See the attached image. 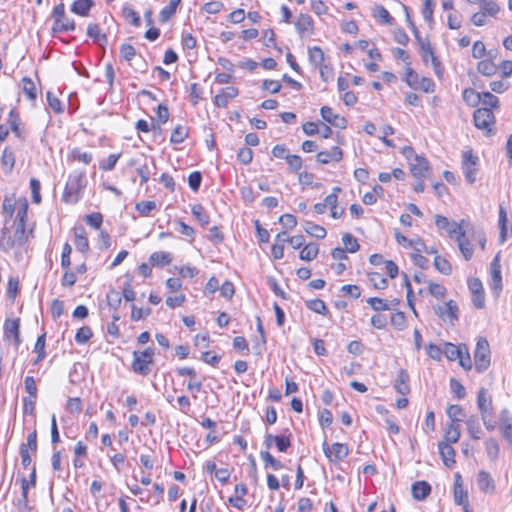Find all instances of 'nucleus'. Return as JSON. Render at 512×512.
<instances>
[{"label":"nucleus","mask_w":512,"mask_h":512,"mask_svg":"<svg viewBox=\"0 0 512 512\" xmlns=\"http://www.w3.org/2000/svg\"><path fill=\"white\" fill-rule=\"evenodd\" d=\"M434 7V0H424L423 8H422V16L425 21H427L429 24L433 21V9Z\"/></svg>","instance_id":"nucleus-57"},{"label":"nucleus","mask_w":512,"mask_h":512,"mask_svg":"<svg viewBox=\"0 0 512 512\" xmlns=\"http://www.w3.org/2000/svg\"><path fill=\"white\" fill-rule=\"evenodd\" d=\"M446 414L450 419V424H460L465 417L463 408L460 405H449L446 409Z\"/></svg>","instance_id":"nucleus-24"},{"label":"nucleus","mask_w":512,"mask_h":512,"mask_svg":"<svg viewBox=\"0 0 512 512\" xmlns=\"http://www.w3.org/2000/svg\"><path fill=\"white\" fill-rule=\"evenodd\" d=\"M238 95V89L229 86L222 90L221 93L217 94L214 98V103L218 107H226L229 99H233Z\"/></svg>","instance_id":"nucleus-16"},{"label":"nucleus","mask_w":512,"mask_h":512,"mask_svg":"<svg viewBox=\"0 0 512 512\" xmlns=\"http://www.w3.org/2000/svg\"><path fill=\"white\" fill-rule=\"evenodd\" d=\"M480 7L488 16L496 17L500 12V6L494 0H480Z\"/></svg>","instance_id":"nucleus-40"},{"label":"nucleus","mask_w":512,"mask_h":512,"mask_svg":"<svg viewBox=\"0 0 512 512\" xmlns=\"http://www.w3.org/2000/svg\"><path fill=\"white\" fill-rule=\"evenodd\" d=\"M22 89L28 99L33 101L37 98L36 85L30 78L24 77L22 79Z\"/></svg>","instance_id":"nucleus-42"},{"label":"nucleus","mask_w":512,"mask_h":512,"mask_svg":"<svg viewBox=\"0 0 512 512\" xmlns=\"http://www.w3.org/2000/svg\"><path fill=\"white\" fill-rule=\"evenodd\" d=\"M106 299H107L108 305L113 309H117L122 302V296H121L120 292H118L116 290H110L107 293Z\"/></svg>","instance_id":"nucleus-55"},{"label":"nucleus","mask_w":512,"mask_h":512,"mask_svg":"<svg viewBox=\"0 0 512 512\" xmlns=\"http://www.w3.org/2000/svg\"><path fill=\"white\" fill-rule=\"evenodd\" d=\"M306 306L309 310L321 315H326L328 313V308L325 302L320 299L308 300L306 301Z\"/></svg>","instance_id":"nucleus-43"},{"label":"nucleus","mask_w":512,"mask_h":512,"mask_svg":"<svg viewBox=\"0 0 512 512\" xmlns=\"http://www.w3.org/2000/svg\"><path fill=\"white\" fill-rule=\"evenodd\" d=\"M477 70L484 76H492L497 72V66L491 59H487L478 63Z\"/></svg>","instance_id":"nucleus-38"},{"label":"nucleus","mask_w":512,"mask_h":512,"mask_svg":"<svg viewBox=\"0 0 512 512\" xmlns=\"http://www.w3.org/2000/svg\"><path fill=\"white\" fill-rule=\"evenodd\" d=\"M260 456L264 463L271 466L274 470H279L283 467L282 463L276 460L268 451H262Z\"/></svg>","instance_id":"nucleus-56"},{"label":"nucleus","mask_w":512,"mask_h":512,"mask_svg":"<svg viewBox=\"0 0 512 512\" xmlns=\"http://www.w3.org/2000/svg\"><path fill=\"white\" fill-rule=\"evenodd\" d=\"M303 228L304 231L312 237L323 239L326 236V230L322 226L312 222H305Z\"/></svg>","instance_id":"nucleus-37"},{"label":"nucleus","mask_w":512,"mask_h":512,"mask_svg":"<svg viewBox=\"0 0 512 512\" xmlns=\"http://www.w3.org/2000/svg\"><path fill=\"white\" fill-rule=\"evenodd\" d=\"M171 254L168 252H154L150 255L149 261L156 266L164 267L171 262Z\"/></svg>","instance_id":"nucleus-31"},{"label":"nucleus","mask_w":512,"mask_h":512,"mask_svg":"<svg viewBox=\"0 0 512 512\" xmlns=\"http://www.w3.org/2000/svg\"><path fill=\"white\" fill-rule=\"evenodd\" d=\"M410 171L416 179L426 178L430 173L428 162H415L411 165Z\"/></svg>","instance_id":"nucleus-28"},{"label":"nucleus","mask_w":512,"mask_h":512,"mask_svg":"<svg viewBox=\"0 0 512 512\" xmlns=\"http://www.w3.org/2000/svg\"><path fill=\"white\" fill-rule=\"evenodd\" d=\"M272 154L275 158L284 159V160H301L298 155H291L284 145H276Z\"/></svg>","instance_id":"nucleus-45"},{"label":"nucleus","mask_w":512,"mask_h":512,"mask_svg":"<svg viewBox=\"0 0 512 512\" xmlns=\"http://www.w3.org/2000/svg\"><path fill=\"white\" fill-rule=\"evenodd\" d=\"M373 17L383 24H392L393 22V17L390 15L389 11L381 5H376L373 8Z\"/></svg>","instance_id":"nucleus-34"},{"label":"nucleus","mask_w":512,"mask_h":512,"mask_svg":"<svg viewBox=\"0 0 512 512\" xmlns=\"http://www.w3.org/2000/svg\"><path fill=\"white\" fill-rule=\"evenodd\" d=\"M27 209L28 204L27 202H24L22 206L18 209L16 220L18 221L17 227H16V233H23L25 229V218L27 216Z\"/></svg>","instance_id":"nucleus-47"},{"label":"nucleus","mask_w":512,"mask_h":512,"mask_svg":"<svg viewBox=\"0 0 512 512\" xmlns=\"http://www.w3.org/2000/svg\"><path fill=\"white\" fill-rule=\"evenodd\" d=\"M25 390L30 397H37V386L35 379L32 376H26L24 380Z\"/></svg>","instance_id":"nucleus-64"},{"label":"nucleus","mask_w":512,"mask_h":512,"mask_svg":"<svg viewBox=\"0 0 512 512\" xmlns=\"http://www.w3.org/2000/svg\"><path fill=\"white\" fill-rule=\"evenodd\" d=\"M439 453L441 455V458L443 460V463L447 467H452L455 464V450L451 446V444H448L447 442L441 441L438 444Z\"/></svg>","instance_id":"nucleus-14"},{"label":"nucleus","mask_w":512,"mask_h":512,"mask_svg":"<svg viewBox=\"0 0 512 512\" xmlns=\"http://www.w3.org/2000/svg\"><path fill=\"white\" fill-rule=\"evenodd\" d=\"M75 234V246L78 251L85 253L89 249V242L86 237V232L83 227L75 228L74 230Z\"/></svg>","instance_id":"nucleus-23"},{"label":"nucleus","mask_w":512,"mask_h":512,"mask_svg":"<svg viewBox=\"0 0 512 512\" xmlns=\"http://www.w3.org/2000/svg\"><path fill=\"white\" fill-rule=\"evenodd\" d=\"M462 223H464V220H462L460 223L455 221H450L448 218L442 215H436L435 216V225L440 230H445L447 235L451 239H455L457 236H465V230L462 226Z\"/></svg>","instance_id":"nucleus-5"},{"label":"nucleus","mask_w":512,"mask_h":512,"mask_svg":"<svg viewBox=\"0 0 512 512\" xmlns=\"http://www.w3.org/2000/svg\"><path fill=\"white\" fill-rule=\"evenodd\" d=\"M5 334L7 337L14 338V344L18 347L21 343L19 336V320H7L4 324Z\"/></svg>","instance_id":"nucleus-19"},{"label":"nucleus","mask_w":512,"mask_h":512,"mask_svg":"<svg viewBox=\"0 0 512 512\" xmlns=\"http://www.w3.org/2000/svg\"><path fill=\"white\" fill-rule=\"evenodd\" d=\"M490 346L485 338H479L474 352L475 368L479 373L486 371L490 366Z\"/></svg>","instance_id":"nucleus-3"},{"label":"nucleus","mask_w":512,"mask_h":512,"mask_svg":"<svg viewBox=\"0 0 512 512\" xmlns=\"http://www.w3.org/2000/svg\"><path fill=\"white\" fill-rule=\"evenodd\" d=\"M506 224H507V213H506L505 208L502 205H500L499 206V229H500L499 238H500L501 243H504L507 238Z\"/></svg>","instance_id":"nucleus-41"},{"label":"nucleus","mask_w":512,"mask_h":512,"mask_svg":"<svg viewBox=\"0 0 512 512\" xmlns=\"http://www.w3.org/2000/svg\"><path fill=\"white\" fill-rule=\"evenodd\" d=\"M87 35L92 38L95 42L98 43H106L107 36L106 34L101 32V29L98 24L91 23L87 27Z\"/></svg>","instance_id":"nucleus-36"},{"label":"nucleus","mask_w":512,"mask_h":512,"mask_svg":"<svg viewBox=\"0 0 512 512\" xmlns=\"http://www.w3.org/2000/svg\"><path fill=\"white\" fill-rule=\"evenodd\" d=\"M308 56L310 63L316 67L319 68L321 77H324V68H326V65L324 64V52L322 49L318 46H314L309 48L308 50Z\"/></svg>","instance_id":"nucleus-13"},{"label":"nucleus","mask_w":512,"mask_h":512,"mask_svg":"<svg viewBox=\"0 0 512 512\" xmlns=\"http://www.w3.org/2000/svg\"><path fill=\"white\" fill-rule=\"evenodd\" d=\"M319 248L317 243H309L300 251V259L304 261H312L316 258Z\"/></svg>","instance_id":"nucleus-32"},{"label":"nucleus","mask_w":512,"mask_h":512,"mask_svg":"<svg viewBox=\"0 0 512 512\" xmlns=\"http://www.w3.org/2000/svg\"><path fill=\"white\" fill-rule=\"evenodd\" d=\"M460 424H448L445 429V441L448 444L457 443L460 439Z\"/></svg>","instance_id":"nucleus-27"},{"label":"nucleus","mask_w":512,"mask_h":512,"mask_svg":"<svg viewBox=\"0 0 512 512\" xmlns=\"http://www.w3.org/2000/svg\"><path fill=\"white\" fill-rule=\"evenodd\" d=\"M490 276V288L492 293L497 297L502 290V276L499 253L494 257L490 264Z\"/></svg>","instance_id":"nucleus-7"},{"label":"nucleus","mask_w":512,"mask_h":512,"mask_svg":"<svg viewBox=\"0 0 512 512\" xmlns=\"http://www.w3.org/2000/svg\"><path fill=\"white\" fill-rule=\"evenodd\" d=\"M428 289L431 295L437 299H442L446 295V288L434 282H428Z\"/></svg>","instance_id":"nucleus-60"},{"label":"nucleus","mask_w":512,"mask_h":512,"mask_svg":"<svg viewBox=\"0 0 512 512\" xmlns=\"http://www.w3.org/2000/svg\"><path fill=\"white\" fill-rule=\"evenodd\" d=\"M502 436L512 444V415L508 409H503L499 416Z\"/></svg>","instance_id":"nucleus-11"},{"label":"nucleus","mask_w":512,"mask_h":512,"mask_svg":"<svg viewBox=\"0 0 512 512\" xmlns=\"http://www.w3.org/2000/svg\"><path fill=\"white\" fill-rule=\"evenodd\" d=\"M92 6L93 0H75L71 10L77 15L87 16Z\"/></svg>","instance_id":"nucleus-26"},{"label":"nucleus","mask_w":512,"mask_h":512,"mask_svg":"<svg viewBox=\"0 0 512 512\" xmlns=\"http://www.w3.org/2000/svg\"><path fill=\"white\" fill-rule=\"evenodd\" d=\"M485 451L490 461H495L499 457L500 447L494 438H488L484 442Z\"/></svg>","instance_id":"nucleus-30"},{"label":"nucleus","mask_w":512,"mask_h":512,"mask_svg":"<svg viewBox=\"0 0 512 512\" xmlns=\"http://www.w3.org/2000/svg\"><path fill=\"white\" fill-rule=\"evenodd\" d=\"M466 426L467 431L472 439L479 440L481 438L482 429L476 415H471L466 420Z\"/></svg>","instance_id":"nucleus-22"},{"label":"nucleus","mask_w":512,"mask_h":512,"mask_svg":"<svg viewBox=\"0 0 512 512\" xmlns=\"http://www.w3.org/2000/svg\"><path fill=\"white\" fill-rule=\"evenodd\" d=\"M477 485L479 489L485 493H493L495 490V483L491 475L482 470L477 475Z\"/></svg>","instance_id":"nucleus-15"},{"label":"nucleus","mask_w":512,"mask_h":512,"mask_svg":"<svg viewBox=\"0 0 512 512\" xmlns=\"http://www.w3.org/2000/svg\"><path fill=\"white\" fill-rule=\"evenodd\" d=\"M455 240L458 243V247L462 255L466 260H469L473 256V248L471 246V243L466 239L465 236H457Z\"/></svg>","instance_id":"nucleus-35"},{"label":"nucleus","mask_w":512,"mask_h":512,"mask_svg":"<svg viewBox=\"0 0 512 512\" xmlns=\"http://www.w3.org/2000/svg\"><path fill=\"white\" fill-rule=\"evenodd\" d=\"M45 333L40 335L35 343L34 350L37 353V359L35 363L42 361L45 358Z\"/></svg>","instance_id":"nucleus-52"},{"label":"nucleus","mask_w":512,"mask_h":512,"mask_svg":"<svg viewBox=\"0 0 512 512\" xmlns=\"http://www.w3.org/2000/svg\"><path fill=\"white\" fill-rule=\"evenodd\" d=\"M435 312L443 321L453 323L458 319V307L453 300H449L443 305H438L435 307Z\"/></svg>","instance_id":"nucleus-9"},{"label":"nucleus","mask_w":512,"mask_h":512,"mask_svg":"<svg viewBox=\"0 0 512 512\" xmlns=\"http://www.w3.org/2000/svg\"><path fill=\"white\" fill-rule=\"evenodd\" d=\"M30 188L32 192V201L36 204H40L42 199L40 195L41 184L39 180L32 178L30 180Z\"/></svg>","instance_id":"nucleus-61"},{"label":"nucleus","mask_w":512,"mask_h":512,"mask_svg":"<svg viewBox=\"0 0 512 512\" xmlns=\"http://www.w3.org/2000/svg\"><path fill=\"white\" fill-rule=\"evenodd\" d=\"M477 406L480 415H491L493 410L492 397L484 387L480 388L477 395Z\"/></svg>","instance_id":"nucleus-10"},{"label":"nucleus","mask_w":512,"mask_h":512,"mask_svg":"<svg viewBox=\"0 0 512 512\" xmlns=\"http://www.w3.org/2000/svg\"><path fill=\"white\" fill-rule=\"evenodd\" d=\"M462 347H464V345H458L457 346V345L452 344V343H446L444 345L443 353L445 354L447 359H449L450 361H455L461 355Z\"/></svg>","instance_id":"nucleus-39"},{"label":"nucleus","mask_w":512,"mask_h":512,"mask_svg":"<svg viewBox=\"0 0 512 512\" xmlns=\"http://www.w3.org/2000/svg\"><path fill=\"white\" fill-rule=\"evenodd\" d=\"M395 390L402 395H406L410 392L409 387V375L406 370L401 369L397 375L396 382L394 384Z\"/></svg>","instance_id":"nucleus-18"},{"label":"nucleus","mask_w":512,"mask_h":512,"mask_svg":"<svg viewBox=\"0 0 512 512\" xmlns=\"http://www.w3.org/2000/svg\"><path fill=\"white\" fill-rule=\"evenodd\" d=\"M92 335V330L88 326L81 327L75 335V341L78 344H85Z\"/></svg>","instance_id":"nucleus-54"},{"label":"nucleus","mask_w":512,"mask_h":512,"mask_svg":"<svg viewBox=\"0 0 512 512\" xmlns=\"http://www.w3.org/2000/svg\"><path fill=\"white\" fill-rule=\"evenodd\" d=\"M462 171L465 175L466 180L469 183L476 181V176L479 171L478 162H463Z\"/></svg>","instance_id":"nucleus-29"},{"label":"nucleus","mask_w":512,"mask_h":512,"mask_svg":"<svg viewBox=\"0 0 512 512\" xmlns=\"http://www.w3.org/2000/svg\"><path fill=\"white\" fill-rule=\"evenodd\" d=\"M188 133L185 127L178 125L171 133L170 140L172 143H181L187 137Z\"/></svg>","instance_id":"nucleus-58"},{"label":"nucleus","mask_w":512,"mask_h":512,"mask_svg":"<svg viewBox=\"0 0 512 512\" xmlns=\"http://www.w3.org/2000/svg\"><path fill=\"white\" fill-rule=\"evenodd\" d=\"M120 55L125 61L130 62L135 57L136 50L130 44H122L120 47Z\"/></svg>","instance_id":"nucleus-63"},{"label":"nucleus","mask_w":512,"mask_h":512,"mask_svg":"<svg viewBox=\"0 0 512 512\" xmlns=\"http://www.w3.org/2000/svg\"><path fill=\"white\" fill-rule=\"evenodd\" d=\"M454 501L457 505L463 506L464 512L468 509V493L464 490L462 484H454Z\"/></svg>","instance_id":"nucleus-25"},{"label":"nucleus","mask_w":512,"mask_h":512,"mask_svg":"<svg viewBox=\"0 0 512 512\" xmlns=\"http://www.w3.org/2000/svg\"><path fill=\"white\" fill-rule=\"evenodd\" d=\"M295 27L301 35L311 32L313 30V20L308 14H300L295 21Z\"/></svg>","instance_id":"nucleus-21"},{"label":"nucleus","mask_w":512,"mask_h":512,"mask_svg":"<svg viewBox=\"0 0 512 512\" xmlns=\"http://www.w3.org/2000/svg\"><path fill=\"white\" fill-rule=\"evenodd\" d=\"M86 182L87 181L83 173L76 172L71 174L65 186L63 200L70 204L76 203L81 197V193L86 186Z\"/></svg>","instance_id":"nucleus-1"},{"label":"nucleus","mask_w":512,"mask_h":512,"mask_svg":"<svg viewBox=\"0 0 512 512\" xmlns=\"http://www.w3.org/2000/svg\"><path fill=\"white\" fill-rule=\"evenodd\" d=\"M421 57H422V60L425 64H427L428 62H431V65L434 69V72L435 74L438 76V77H441L442 76V73H443V67L441 65V62L438 60V58L436 57L435 53H434V50L433 48L430 49V50H427V51H424L421 53Z\"/></svg>","instance_id":"nucleus-17"},{"label":"nucleus","mask_w":512,"mask_h":512,"mask_svg":"<svg viewBox=\"0 0 512 512\" xmlns=\"http://www.w3.org/2000/svg\"><path fill=\"white\" fill-rule=\"evenodd\" d=\"M52 17L54 19L53 31L66 32L75 30V23L65 14V6L63 3L54 7Z\"/></svg>","instance_id":"nucleus-4"},{"label":"nucleus","mask_w":512,"mask_h":512,"mask_svg":"<svg viewBox=\"0 0 512 512\" xmlns=\"http://www.w3.org/2000/svg\"><path fill=\"white\" fill-rule=\"evenodd\" d=\"M342 242L345 246V249L349 253H355L359 250V244L357 239L353 237L350 233H345L342 236Z\"/></svg>","instance_id":"nucleus-49"},{"label":"nucleus","mask_w":512,"mask_h":512,"mask_svg":"<svg viewBox=\"0 0 512 512\" xmlns=\"http://www.w3.org/2000/svg\"><path fill=\"white\" fill-rule=\"evenodd\" d=\"M156 208V203L154 201H141L136 204V210L142 216H148L149 213Z\"/></svg>","instance_id":"nucleus-59"},{"label":"nucleus","mask_w":512,"mask_h":512,"mask_svg":"<svg viewBox=\"0 0 512 512\" xmlns=\"http://www.w3.org/2000/svg\"><path fill=\"white\" fill-rule=\"evenodd\" d=\"M457 360L459 361L460 366L463 367L465 370H470L472 368L471 357L466 345L462 347V353Z\"/></svg>","instance_id":"nucleus-62"},{"label":"nucleus","mask_w":512,"mask_h":512,"mask_svg":"<svg viewBox=\"0 0 512 512\" xmlns=\"http://www.w3.org/2000/svg\"><path fill=\"white\" fill-rule=\"evenodd\" d=\"M412 495L417 500H424L431 492L430 485L425 481H418L412 485Z\"/></svg>","instance_id":"nucleus-20"},{"label":"nucleus","mask_w":512,"mask_h":512,"mask_svg":"<svg viewBox=\"0 0 512 512\" xmlns=\"http://www.w3.org/2000/svg\"><path fill=\"white\" fill-rule=\"evenodd\" d=\"M323 452L331 462H339L346 458L349 454V449L346 444L334 443L331 446L326 441L323 443Z\"/></svg>","instance_id":"nucleus-8"},{"label":"nucleus","mask_w":512,"mask_h":512,"mask_svg":"<svg viewBox=\"0 0 512 512\" xmlns=\"http://www.w3.org/2000/svg\"><path fill=\"white\" fill-rule=\"evenodd\" d=\"M367 303L371 306L372 309L376 311H386L390 309V306L386 300L381 298L371 297L367 300Z\"/></svg>","instance_id":"nucleus-53"},{"label":"nucleus","mask_w":512,"mask_h":512,"mask_svg":"<svg viewBox=\"0 0 512 512\" xmlns=\"http://www.w3.org/2000/svg\"><path fill=\"white\" fill-rule=\"evenodd\" d=\"M191 212L202 226H206L210 223V217L201 204L193 205Z\"/></svg>","instance_id":"nucleus-33"},{"label":"nucleus","mask_w":512,"mask_h":512,"mask_svg":"<svg viewBox=\"0 0 512 512\" xmlns=\"http://www.w3.org/2000/svg\"><path fill=\"white\" fill-rule=\"evenodd\" d=\"M320 114L324 121L327 123L337 127V128H345L346 127V120L345 118L339 116L338 114H335L333 112V109L329 106H323L320 110Z\"/></svg>","instance_id":"nucleus-12"},{"label":"nucleus","mask_w":512,"mask_h":512,"mask_svg":"<svg viewBox=\"0 0 512 512\" xmlns=\"http://www.w3.org/2000/svg\"><path fill=\"white\" fill-rule=\"evenodd\" d=\"M482 104L485 106L484 108H498L499 106V99L491 94L490 92H483L481 93V101Z\"/></svg>","instance_id":"nucleus-51"},{"label":"nucleus","mask_w":512,"mask_h":512,"mask_svg":"<svg viewBox=\"0 0 512 512\" xmlns=\"http://www.w3.org/2000/svg\"><path fill=\"white\" fill-rule=\"evenodd\" d=\"M474 123L478 129L483 130L487 135H489L495 123V117L491 109H477L474 112Z\"/></svg>","instance_id":"nucleus-6"},{"label":"nucleus","mask_w":512,"mask_h":512,"mask_svg":"<svg viewBox=\"0 0 512 512\" xmlns=\"http://www.w3.org/2000/svg\"><path fill=\"white\" fill-rule=\"evenodd\" d=\"M463 100L470 106H476L481 101V93L476 92L472 88H466L463 91Z\"/></svg>","instance_id":"nucleus-44"},{"label":"nucleus","mask_w":512,"mask_h":512,"mask_svg":"<svg viewBox=\"0 0 512 512\" xmlns=\"http://www.w3.org/2000/svg\"><path fill=\"white\" fill-rule=\"evenodd\" d=\"M122 14L125 20L129 21L133 26L139 27L141 25L139 14L130 6L123 7Z\"/></svg>","instance_id":"nucleus-46"},{"label":"nucleus","mask_w":512,"mask_h":512,"mask_svg":"<svg viewBox=\"0 0 512 512\" xmlns=\"http://www.w3.org/2000/svg\"><path fill=\"white\" fill-rule=\"evenodd\" d=\"M434 266L437 271H439L443 275H450L452 272L451 264L445 258L441 256H436L434 259Z\"/></svg>","instance_id":"nucleus-48"},{"label":"nucleus","mask_w":512,"mask_h":512,"mask_svg":"<svg viewBox=\"0 0 512 512\" xmlns=\"http://www.w3.org/2000/svg\"><path fill=\"white\" fill-rule=\"evenodd\" d=\"M369 281L376 289H385L388 285V281L380 273L372 272L368 274Z\"/></svg>","instance_id":"nucleus-50"},{"label":"nucleus","mask_w":512,"mask_h":512,"mask_svg":"<svg viewBox=\"0 0 512 512\" xmlns=\"http://www.w3.org/2000/svg\"><path fill=\"white\" fill-rule=\"evenodd\" d=\"M154 349L146 348L143 351L133 352V361L131 368L136 374L146 376L150 373V366L153 363Z\"/></svg>","instance_id":"nucleus-2"}]
</instances>
